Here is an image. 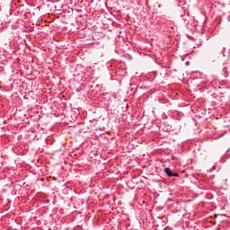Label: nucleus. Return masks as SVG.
<instances>
[{
  "instance_id": "1",
  "label": "nucleus",
  "mask_w": 230,
  "mask_h": 230,
  "mask_svg": "<svg viewBox=\"0 0 230 230\" xmlns=\"http://www.w3.org/2000/svg\"><path fill=\"white\" fill-rule=\"evenodd\" d=\"M164 172L168 175V177H179V173L173 172L172 169L168 167L164 169Z\"/></svg>"
}]
</instances>
